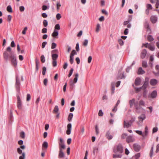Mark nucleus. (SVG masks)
I'll return each instance as SVG.
<instances>
[{
    "instance_id": "1",
    "label": "nucleus",
    "mask_w": 159,
    "mask_h": 159,
    "mask_svg": "<svg viewBox=\"0 0 159 159\" xmlns=\"http://www.w3.org/2000/svg\"><path fill=\"white\" fill-rule=\"evenodd\" d=\"M123 152V146L121 144H119L114 149V152L116 153L121 154Z\"/></svg>"
},
{
    "instance_id": "2",
    "label": "nucleus",
    "mask_w": 159,
    "mask_h": 159,
    "mask_svg": "<svg viewBox=\"0 0 159 159\" xmlns=\"http://www.w3.org/2000/svg\"><path fill=\"white\" fill-rule=\"evenodd\" d=\"M78 76L79 74L78 73L75 74V77L74 78L73 80H71L70 81L69 84L70 85V88L71 89H72L75 87V84L77 82Z\"/></svg>"
},
{
    "instance_id": "3",
    "label": "nucleus",
    "mask_w": 159,
    "mask_h": 159,
    "mask_svg": "<svg viewBox=\"0 0 159 159\" xmlns=\"http://www.w3.org/2000/svg\"><path fill=\"white\" fill-rule=\"evenodd\" d=\"M15 86L16 91L19 93H20V78L18 75L16 76V83Z\"/></svg>"
},
{
    "instance_id": "4",
    "label": "nucleus",
    "mask_w": 159,
    "mask_h": 159,
    "mask_svg": "<svg viewBox=\"0 0 159 159\" xmlns=\"http://www.w3.org/2000/svg\"><path fill=\"white\" fill-rule=\"evenodd\" d=\"M3 58L6 61H7L9 59L11 58V56L14 55L12 54L11 52L7 51L4 52L3 53Z\"/></svg>"
},
{
    "instance_id": "5",
    "label": "nucleus",
    "mask_w": 159,
    "mask_h": 159,
    "mask_svg": "<svg viewBox=\"0 0 159 159\" xmlns=\"http://www.w3.org/2000/svg\"><path fill=\"white\" fill-rule=\"evenodd\" d=\"M17 106L19 110H21L23 108V104L19 96L17 95Z\"/></svg>"
},
{
    "instance_id": "6",
    "label": "nucleus",
    "mask_w": 159,
    "mask_h": 159,
    "mask_svg": "<svg viewBox=\"0 0 159 159\" xmlns=\"http://www.w3.org/2000/svg\"><path fill=\"white\" fill-rule=\"evenodd\" d=\"M59 148L65 149L66 148V146L64 143V141L63 139L60 138H59Z\"/></svg>"
},
{
    "instance_id": "7",
    "label": "nucleus",
    "mask_w": 159,
    "mask_h": 159,
    "mask_svg": "<svg viewBox=\"0 0 159 159\" xmlns=\"http://www.w3.org/2000/svg\"><path fill=\"white\" fill-rule=\"evenodd\" d=\"M11 61L12 64L15 67L17 66V61L16 57L15 56H11Z\"/></svg>"
},
{
    "instance_id": "8",
    "label": "nucleus",
    "mask_w": 159,
    "mask_h": 159,
    "mask_svg": "<svg viewBox=\"0 0 159 159\" xmlns=\"http://www.w3.org/2000/svg\"><path fill=\"white\" fill-rule=\"evenodd\" d=\"M157 95V92L156 90H154L149 95V97L152 98H156Z\"/></svg>"
},
{
    "instance_id": "9",
    "label": "nucleus",
    "mask_w": 159,
    "mask_h": 159,
    "mask_svg": "<svg viewBox=\"0 0 159 159\" xmlns=\"http://www.w3.org/2000/svg\"><path fill=\"white\" fill-rule=\"evenodd\" d=\"M134 140V138L132 135H129L126 138V142L128 143L133 142Z\"/></svg>"
},
{
    "instance_id": "10",
    "label": "nucleus",
    "mask_w": 159,
    "mask_h": 159,
    "mask_svg": "<svg viewBox=\"0 0 159 159\" xmlns=\"http://www.w3.org/2000/svg\"><path fill=\"white\" fill-rule=\"evenodd\" d=\"M71 128V123L68 124L67 125V129L66 131V133L67 135H69L70 134Z\"/></svg>"
},
{
    "instance_id": "11",
    "label": "nucleus",
    "mask_w": 159,
    "mask_h": 159,
    "mask_svg": "<svg viewBox=\"0 0 159 159\" xmlns=\"http://www.w3.org/2000/svg\"><path fill=\"white\" fill-rule=\"evenodd\" d=\"M25 145H23L21 146L20 147L18 148H17V152L19 154H21L22 152V151L21 149L24 150L25 148Z\"/></svg>"
},
{
    "instance_id": "12",
    "label": "nucleus",
    "mask_w": 159,
    "mask_h": 159,
    "mask_svg": "<svg viewBox=\"0 0 159 159\" xmlns=\"http://www.w3.org/2000/svg\"><path fill=\"white\" fill-rule=\"evenodd\" d=\"M158 83L157 80L155 79H151L150 81V84L152 86L156 85Z\"/></svg>"
},
{
    "instance_id": "13",
    "label": "nucleus",
    "mask_w": 159,
    "mask_h": 159,
    "mask_svg": "<svg viewBox=\"0 0 159 159\" xmlns=\"http://www.w3.org/2000/svg\"><path fill=\"white\" fill-rule=\"evenodd\" d=\"M131 124L130 123V122L128 121H126L124 120V128H129L131 126Z\"/></svg>"
},
{
    "instance_id": "14",
    "label": "nucleus",
    "mask_w": 159,
    "mask_h": 159,
    "mask_svg": "<svg viewBox=\"0 0 159 159\" xmlns=\"http://www.w3.org/2000/svg\"><path fill=\"white\" fill-rule=\"evenodd\" d=\"M134 107L135 108V109L136 110V112L138 113H139L140 112L139 110L140 109H142L144 110V109L142 108L140 106H138V102H136V103H135Z\"/></svg>"
},
{
    "instance_id": "15",
    "label": "nucleus",
    "mask_w": 159,
    "mask_h": 159,
    "mask_svg": "<svg viewBox=\"0 0 159 159\" xmlns=\"http://www.w3.org/2000/svg\"><path fill=\"white\" fill-rule=\"evenodd\" d=\"M139 121L140 122H142L145 119L146 116L145 114H142L139 116L138 117Z\"/></svg>"
},
{
    "instance_id": "16",
    "label": "nucleus",
    "mask_w": 159,
    "mask_h": 159,
    "mask_svg": "<svg viewBox=\"0 0 159 159\" xmlns=\"http://www.w3.org/2000/svg\"><path fill=\"white\" fill-rule=\"evenodd\" d=\"M133 147L134 150L137 152L139 151L141 148L140 146L136 144H134Z\"/></svg>"
},
{
    "instance_id": "17",
    "label": "nucleus",
    "mask_w": 159,
    "mask_h": 159,
    "mask_svg": "<svg viewBox=\"0 0 159 159\" xmlns=\"http://www.w3.org/2000/svg\"><path fill=\"white\" fill-rule=\"evenodd\" d=\"M157 18L155 16H152L150 17V20L153 23H155L157 21Z\"/></svg>"
},
{
    "instance_id": "18",
    "label": "nucleus",
    "mask_w": 159,
    "mask_h": 159,
    "mask_svg": "<svg viewBox=\"0 0 159 159\" xmlns=\"http://www.w3.org/2000/svg\"><path fill=\"white\" fill-rule=\"evenodd\" d=\"M147 53V51L146 49H143L141 54V57L142 59H143L146 56Z\"/></svg>"
},
{
    "instance_id": "19",
    "label": "nucleus",
    "mask_w": 159,
    "mask_h": 159,
    "mask_svg": "<svg viewBox=\"0 0 159 159\" xmlns=\"http://www.w3.org/2000/svg\"><path fill=\"white\" fill-rule=\"evenodd\" d=\"M129 103L130 107V108H131L134 105L135 106V103H136V102H135V99L134 98H133L129 101Z\"/></svg>"
},
{
    "instance_id": "20",
    "label": "nucleus",
    "mask_w": 159,
    "mask_h": 159,
    "mask_svg": "<svg viewBox=\"0 0 159 159\" xmlns=\"http://www.w3.org/2000/svg\"><path fill=\"white\" fill-rule=\"evenodd\" d=\"M106 136L107 138L109 140L113 138L112 136L110 134V132L109 131L107 132Z\"/></svg>"
},
{
    "instance_id": "21",
    "label": "nucleus",
    "mask_w": 159,
    "mask_h": 159,
    "mask_svg": "<svg viewBox=\"0 0 159 159\" xmlns=\"http://www.w3.org/2000/svg\"><path fill=\"white\" fill-rule=\"evenodd\" d=\"M141 81V79L139 78H137L135 81V84L136 86L139 85Z\"/></svg>"
},
{
    "instance_id": "22",
    "label": "nucleus",
    "mask_w": 159,
    "mask_h": 159,
    "mask_svg": "<svg viewBox=\"0 0 159 159\" xmlns=\"http://www.w3.org/2000/svg\"><path fill=\"white\" fill-rule=\"evenodd\" d=\"M62 149L60 148L58 157L59 158H62L64 157V154L62 150Z\"/></svg>"
},
{
    "instance_id": "23",
    "label": "nucleus",
    "mask_w": 159,
    "mask_h": 159,
    "mask_svg": "<svg viewBox=\"0 0 159 159\" xmlns=\"http://www.w3.org/2000/svg\"><path fill=\"white\" fill-rule=\"evenodd\" d=\"M145 73V71L141 67L139 68L138 74L139 75L143 74Z\"/></svg>"
},
{
    "instance_id": "24",
    "label": "nucleus",
    "mask_w": 159,
    "mask_h": 159,
    "mask_svg": "<svg viewBox=\"0 0 159 159\" xmlns=\"http://www.w3.org/2000/svg\"><path fill=\"white\" fill-rule=\"evenodd\" d=\"M58 34V31L55 30H54L53 33L52 34V36L54 37V38H55L56 36H57Z\"/></svg>"
},
{
    "instance_id": "25",
    "label": "nucleus",
    "mask_w": 159,
    "mask_h": 159,
    "mask_svg": "<svg viewBox=\"0 0 159 159\" xmlns=\"http://www.w3.org/2000/svg\"><path fill=\"white\" fill-rule=\"evenodd\" d=\"M147 39L148 40L149 42H152L154 40L153 36L151 35H148Z\"/></svg>"
},
{
    "instance_id": "26",
    "label": "nucleus",
    "mask_w": 159,
    "mask_h": 159,
    "mask_svg": "<svg viewBox=\"0 0 159 159\" xmlns=\"http://www.w3.org/2000/svg\"><path fill=\"white\" fill-rule=\"evenodd\" d=\"M73 115L72 113H69L68 118V120L69 122H70L71 121L73 117Z\"/></svg>"
},
{
    "instance_id": "27",
    "label": "nucleus",
    "mask_w": 159,
    "mask_h": 159,
    "mask_svg": "<svg viewBox=\"0 0 159 159\" xmlns=\"http://www.w3.org/2000/svg\"><path fill=\"white\" fill-rule=\"evenodd\" d=\"M115 83L112 82L111 84V93L113 94L115 92Z\"/></svg>"
},
{
    "instance_id": "28",
    "label": "nucleus",
    "mask_w": 159,
    "mask_h": 159,
    "mask_svg": "<svg viewBox=\"0 0 159 159\" xmlns=\"http://www.w3.org/2000/svg\"><path fill=\"white\" fill-rule=\"evenodd\" d=\"M52 60H57L58 57V55L56 54H52Z\"/></svg>"
},
{
    "instance_id": "29",
    "label": "nucleus",
    "mask_w": 159,
    "mask_h": 159,
    "mask_svg": "<svg viewBox=\"0 0 159 159\" xmlns=\"http://www.w3.org/2000/svg\"><path fill=\"white\" fill-rule=\"evenodd\" d=\"M59 111V108L57 106H55L53 111L54 113H57Z\"/></svg>"
},
{
    "instance_id": "30",
    "label": "nucleus",
    "mask_w": 159,
    "mask_h": 159,
    "mask_svg": "<svg viewBox=\"0 0 159 159\" xmlns=\"http://www.w3.org/2000/svg\"><path fill=\"white\" fill-rule=\"evenodd\" d=\"M148 84L149 83L144 82V83L143 85L142 86L143 89V90H145L148 86Z\"/></svg>"
},
{
    "instance_id": "31",
    "label": "nucleus",
    "mask_w": 159,
    "mask_h": 159,
    "mask_svg": "<svg viewBox=\"0 0 159 159\" xmlns=\"http://www.w3.org/2000/svg\"><path fill=\"white\" fill-rule=\"evenodd\" d=\"M119 154H114L113 155V158H121L122 156V155L121 154L119 153Z\"/></svg>"
},
{
    "instance_id": "32",
    "label": "nucleus",
    "mask_w": 159,
    "mask_h": 159,
    "mask_svg": "<svg viewBox=\"0 0 159 159\" xmlns=\"http://www.w3.org/2000/svg\"><path fill=\"white\" fill-rule=\"evenodd\" d=\"M39 60L37 59H35V63H36V71H38V70L39 68H38V65L39 64Z\"/></svg>"
},
{
    "instance_id": "33",
    "label": "nucleus",
    "mask_w": 159,
    "mask_h": 159,
    "mask_svg": "<svg viewBox=\"0 0 159 159\" xmlns=\"http://www.w3.org/2000/svg\"><path fill=\"white\" fill-rule=\"evenodd\" d=\"M142 65L143 67L146 68L147 67V63L146 61H142Z\"/></svg>"
},
{
    "instance_id": "34",
    "label": "nucleus",
    "mask_w": 159,
    "mask_h": 159,
    "mask_svg": "<svg viewBox=\"0 0 159 159\" xmlns=\"http://www.w3.org/2000/svg\"><path fill=\"white\" fill-rule=\"evenodd\" d=\"M153 145L152 147L150 152V157H152V156L153 154Z\"/></svg>"
},
{
    "instance_id": "35",
    "label": "nucleus",
    "mask_w": 159,
    "mask_h": 159,
    "mask_svg": "<svg viewBox=\"0 0 159 159\" xmlns=\"http://www.w3.org/2000/svg\"><path fill=\"white\" fill-rule=\"evenodd\" d=\"M20 137L22 139H24L25 138V134L24 131H22L20 133Z\"/></svg>"
},
{
    "instance_id": "36",
    "label": "nucleus",
    "mask_w": 159,
    "mask_h": 159,
    "mask_svg": "<svg viewBox=\"0 0 159 159\" xmlns=\"http://www.w3.org/2000/svg\"><path fill=\"white\" fill-rule=\"evenodd\" d=\"M144 26L146 28H148L149 27V25L148 21L147 20H145Z\"/></svg>"
},
{
    "instance_id": "37",
    "label": "nucleus",
    "mask_w": 159,
    "mask_h": 159,
    "mask_svg": "<svg viewBox=\"0 0 159 159\" xmlns=\"http://www.w3.org/2000/svg\"><path fill=\"white\" fill-rule=\"evenodd\" d=\"M139 104L140 106H145V102L143 100H140L139 102Z\"/></svg>"
},
{
    "instance_id": "38",
    "label": "nucleus",
    "mask_w": 159,
    "mask_h": 159,
    "mask_svg": "<svg viewBox=\"0 0 159 159\" xmlns=\"http://www.w3.org/2000/svg\"><path fill=\"white\" fill-rule=\"evenodd\" d=\"M131 21V19H129L127 21H125L123 23V25H128Z\"/></svg>"
},
{
    "instance_id": "39",
    "label": "nucleus",
    "mask_w": 159,
    "mask_h": 159,
    "mask_svg": "<svg viewBox=\"0 0 159 159\" xmlns=\"http://www.w3.org/2000/svg\"><path fill=\"white\" fill-rule=\"evenodd\" d=\"M7 10L9 12H12V8L10 5H9L7 7Z\"/></svg>"
},
{
    "instance_id": "40",
    "label": "nucleus",
    "mask_w": 159,
    "mask_h": 159,
    "mask_svg": "<svg viewBox=\"0 0 159 159\" xmlns=\"http://www.w3.org/2000/svg\"><path fill=\"white\" fill-rule=\"evenodd\" d=\"M148 48L151 51H153L155 50V46H152L150 44V45H149V46Z\"/></svg>"
},
{
    "instance_id": "41",
    "label": "nucleus",
    "mask_w": 159,
    "mask_h": 159,
    "mask_svg": "<svg viewBox=\"0 0 159 159\" xmlns=\"http://www.w3.org/2000/svg\"><path fill=\"white\" fill-rule=\"evenodd\" d=\"M42 147L47 148L48 147V143L46 141H44L42 145Z\"/></svg>"
},
{
    "instance_id": "42",
    "label": "nucleus",
    "mask_w": 159,
    "mask_h": 159,
    "mask_svg": "<svg viewBox=\"0 0 159 159\" xmlns=\"http://www.w3.org/2000/svg\"><path fill=\"white\" fill-rule=\"evenodd\" d=\"M141 154L140 153H138L135 154L134 156L133 157L136 159H138L140 156Z\"/></svg>"
},
{
    "instance_id": "43",
    "label": "nucleus",
    "mask_w": 159,
    "mask_h": 159,
    "mask_svg": "<svg viewBox=\"0 0 159 159\" xmlns=\"http://www.w3.org/2000/svg\"><path fill=\"white\" fill-rule=\"evenodd\" d=\"M77 54V53L76 51L75 50H73L70 56L74 57V56L75 55H76Z\"/></svg>"
},
{
    "instance_id": "44",
    "label": "nucleus",
    "mask_w": 159,
    "mask_h": 159,
    "mask_svg": "<svg viewBox=\"0 0 159 159\" xmlns=\"http://www.w3.org/2000/svg\"><path fill=\"white\" fill-rule=\"evenodd\" d=\"M135 118L134 117H131V119L129 121L130 122L131 125H132L133 123L135 120Z\"/></svg>"
},
{
    "instance_id": "45",
    "label": "nucleus",
    "mask_w": 159,
    "mask_h": 159,
    "mask_svg": "<svg viewBox=\"0 0 159 159\" xmlns=\"http://www.w3.org/2000/svg\"><path fill=\"white\" fill-rule=\"evenodd\" d=\"M22 155L19 157V159H25V152H23L22 153Z\"/></svg>"
},
{
    "instance_id": "46",
    "label": "nucleus",
    "mask_w": 159,
    "mask_h": 159,
    "mask_svg": "<svg viewBox=\"0 0 159 159\" xmlns=\"http://www.w3.org/2000/svg\"><path fill=\"white\" fill-rule=\"evenodd\" d=\"M43 25L45 27H46L48 25V22L47 20H44L43 21Z\"/></svg>"
},
{
    "instance_id": "47",
    "label": "nucleus",
    "mask_w": 159,
    "mask_h": 159,
    "mask_svg": "<svg viewBox=\"0 0 159 159\" xmlns=\"http://www.w3.org/2000/svg\"><path fill=\"white\" fill-rule=\"evenodd\" d=\"M40 58L41 61L42 63H44L45 62V58L43 55H42L41 56Z\"/></svg>"
},
{
    "instance_id": "48",
    "label": "nucleus",
    "mask_w": 159,
    "mask_h": 159,
    "mask_svg": "<svg viewBox=\"0 0 159 159\" xmlns=\"http://www.w3.org/2000/svg\"><path fill=\"white\" fill-rule=\"evenodd\" d=\"M118 42L120 45L122 46L124 44V42L121 39H119L118 40Z\"/></svg>"
},
{
    "instance_id": "49",
    "label": "nucleus",
    "mask_w": 159,
    "mask_h": 159,
    "mask_svg": "<svg viewBox=\"0 0 159 159\" xmlns=\"http://www.w3.org/2000/svg\"><path fill=\"white\" fill-rule=\"evenodd\" d=\"M31 99V96L30 94H27L26 97V101H29Z\"/></svg>"
},
{
    "instance_id": "50",
    "label": "nucleus",
    "mask_w": 159,
    "mask_h": 159,
    "mask_svg": "<svg viewBox=\"0 0 159 159\" xmlns=\"http://www.w3.org/2000/svg\"><path fill=\"white\" fill-rule=\"evenodd\" d=\"M70 61L71 64H72L74 62V57L70 56Z\"/></svg>"
},
{
    "instance_id": "51",
    "label": "nucleus",
    "mask_w": 159,
    "mask_h": 159,
    "mask_svg": "<svg viewBox=\"0 0 159 159\" xmlns=\"http://www.w3.org/2000/svg\"><path fill=\"white\" fill-rule=\"evenodd\" d=\"M74 71V69L73 68H72L70 69L69 73L68 74L69 77H70L72 75L73 72Z\"/></svg>"
},
{
    "instance_id": "52",
    "label": "nucleus",
    "mask_w": 159,
    "mask_h": 159,
    "mask_svg": "<svg viewBox=\"0 0 159 159\" xmlns=\"http://www.w3.org/2000/svg\"><path fill=\"white\" fill-rule=\"evenodd\" d=\"M100 27V24H97L96 28V31L97 32H99Z\"/></svg>"
},
{
    "instance_id": "53",
    "label": "nucleus",
    "mask_w": 159,
    "mask_h": 159,
    "mask_svg": "<svg viewBox=\"0 0 159 159\" xmlns=\"http://www.w3.org/2000/svg\"><path fill=\"white\" fill-rule=\"evenodd\" d=\"M57 46V44L55 43H52L51 45V48L53 49L55 48Z\"/></svg>"
},
{
    "instance_id": "54",
    "label": "nucleus",
    "mask_w": 159,
    "mask_h": 159,
    "mask_svg": "<svg viewBox=\"0 0 159 159\" xmlns=\"http://www.w3.org/2000/svg\"><path fill=\"white\" fill-rule=\"evenodd\" d=\"M52 64L53 67L56 66L57 65V60H52Z\"/></svg>"
},
{
    "instance_id": "55",
    "label": "nucleus",
    "mask_w": 159,
    "mask_h": 159,
    "mask_svg": "<svg viewBox=\"0 0 159 159\" xmlns=\"http://www.w3.org/2000/svg\"><path fill=\"white\" fill-rule=\"evenodd\" d=\"M46 68L44 66L43 67V71L42 74L43 75H44L45 74L46 71Z\"/></svg>"
},
{
    "instance_id": "56",
    "label": "nucleus",
    "mask_w": 159,
    "mask_h": 159,
    "mask_svg": "<svg viewBox=\"0 0 159 159\" xmlns=\"http://www.w3.org/2000/svg\"><path fill=\"white\" fill-rule=\"evenodd\" d=\"M88 43V41L87 39H85L83 43V45L85 46L87 45Z\"/></svg>"
},
{
    "instance_id": "57",
    "label": "nucleus",
    "mask_w": 159,
    "mask_h": 159,
    "mask_svg": "<svg viewBox=\"0 0 159 159\" xmlns=\"http://www.w3.org/2000/svg\"><path fill=\"white\" fill-rule=\"evenodd\" d=\"M135 132L139 135L143 136V135L142 132L141 131L137 130L135 131Z\"/></svg>"
},
{
    "instance_id": "58",
    "label": "nucleus",
    "mask_w": 159,
    "mask_h": 159,
    "mask_svg": "<svg viewBox=\"0 0 159 159\" xmlns=\"http://www.w3.org/2000/svg\"><path fill=\"white\" fill-rule=\"evenodd\" d=\"M55 30H59L60 29V27L59 24H56L55 26Z\"/></svg>"
},
{
    "instance_id": "59",
    "label": "nucleus",
    "mask_w": 159,
    "mask_h": 159,
    "mask_svg": "<svg viewBox=\"0 0 159 159\" xmlns=\"http://www.w3.org/2000/svg\"><path fill=\"white\" fill-rule=\"evenodd\" d=\"M49 8V7H48L46 5H43L42 6V9L44 11L46 10L47 9H48Z\"/></svg>"
},
{
    "instance_id": "60",
    "label": "nucleus",
    "mask_w": 159,
    "mask_h": 159,
    "mask_svg": "<svg viewBox=\"0 0 159 159\" xmlns=\"http://www.w3.org/2000/svg\"><path fill=\"white\" fill-rule=\"evenodd\" d=\"M47 43L46 41L43 42L42 44V48H45V45L47 44Z\"/></svg>"
},
{
    "instance_id": "61",
    "label": "nucleus",
    "mask_w": 159,
    "mask_h": 159,
    "mask_svg": "<svg viewBox=\"0 0 159 159\" xmlns=\"http://www.w3.org/2000/svg\"><path fill=\"white\" fill-rule=\"evenodd\" d=\"M148 133V129L147 126H146L145 128V135L146 136L147 135Z\"/></svg>"
},
{
    "instance_id": "62",
    "label": "nucleus",
    "mask_w": 159,
    "mask_h": 159,
    "mask_svg": "<svg viewBox=\"0 0 159 159\" xmlns=\"http://www.w3.org/2000/svg\"><path fill=\"white\" fill-rule=\"evenodd\" d=\"M103 112L101 110H100L98 112V116H102L103 115Z\"/></svg>"
},
{
    "instance_id": "63",
    "label": "nucleus",
    "mask_w": 159,
    "mask_h": 159,
    "mask_svg": "<svg viewBox=\"0 0 159 159\" xmlns=\"http://www.w3.org/2000/svg\"><path fill=\"white\" fill-rule=\"evenodd\" d=\"M20 11L21 12H23L25 10V7L23 6H20L19 7Z\"/></svg>"
},
{
    "instance_id": "64",
    "label": "nucleus",
    "mask_w": 159,
    "mask_h": 159,
    "mask_svg": "<svg viewBox=\"0 0 159 159\" xmlns=\"http://www.w3.org/2000/svg\"><path fill=\"white\" fill-rule=\"evenodd\" d=\"M159 151V143L156 146V152L157 153Z\"/></svg>"
}]
</instances>
